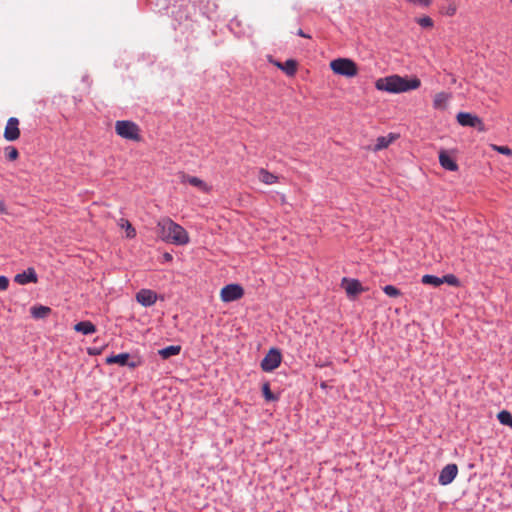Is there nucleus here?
<instances>
[{"label": "nucleus", "mask_w": 512, "mask_h": 512, "mask_svg": "<svg viewBox=\"0 0 512 512\" xmlns=\"http://www.w3.org/2000/svg\"><path fill=\"white\" fill-rule=\"evenodd\" d=\"M157 235L162 241L174 245L183 246L190 241L187 231L181 225L167 217L158 221Z\"/></svg>", "instance_id": "1"}, {"label": "nucleus", "mask_w": 512, "mask_h": 512, "mask_svg": "<svg viewBox=\"0 0 512 512\" xmlns=\"http://www.w3.org/2000/svg\"><path fill=\"white\" fill-rule=\"evenodd\" d=\"M421 81L417 77L407 79L399 75H391L379 78L376 83V89L389 93H402L410 90L418 89Z\"/></svg>", "instance_id": "2"}, {"label": "nucleus", "mask_w": 512, "mask_h": 512, "mask_svg": "<svg viewBox=\"0 0 512 512\" xmlns=\"http://www.w3.org/2000/svg\"><path fill=\"white\" fill-rule=\"evenodd\" d=\"M331 70L338 75L354 77L358 74L356 63L348 58H338L330 62Z\"/></svg>", "instance_id": "3"}, {"label": "nucleus", "mask_w": 512, "mask_h": 512, "mask_svg": "<svg viewBox=\"0 0 512 512\" xmlns=\"http://www.w3.org/2000/svg\"><path fill=\"white\" fill-rule=\"evenodd\" d=\"M115 131L117 135L124 139L140 141V129L138 125L132 121L119 120L115 123Z\"/></svg>", "instance_id": "4"}, {"label": "nucleus", "mask_w": 512, "mask_h": 512, "mask_svg": "<svg viewBox=\"0 0 512 512\" xmlns=\"http://www.w3.org/2000/svg\"><path fill=\"white\" fill-rule=\"evenodd\" d=\"M282 361V355L276 348H271L262 359L260 366L264 372H272L278 368Z\"/></svg>", "instance_id": "5"}, {"label": "nucleus", "mask_w": 512, "mask_h": 512, "mask_svg": "<svg viewBox=\"0 0 512 512\" xmlns=\"http://www.w3.org/2000/svg\"><path fill=\"white\" fill-rule=\"evenodd\" d=\"M457 122L464 127H475L480 132L486 131L481 118L468 112H459L456 116Z\"/></svg>", "instance_id": "6"}, {"label": "nucleus", "mask_w": 512, "mask_h": 512, "mask_svg": "<svg viewBox=\"0 0 512 512\" xmlns=\"http://www.w3.org/2000/svg\"><path fill=\"white\" fill-rule=\"evenodd\" d=\"M244 295L243 288L238 284H229L220 291V298L223 302H232L240 299Z\"/></svg>", "instance_id": "7"}, {"label": "nucleus", "mask_w": 512, "mask_h": 512, "mask_svg": "<svg viewBox=\"0 0 512 512\" xmlns=\"http://www.w3.org/2000/svg\"><path fill=\"white\" fill-rule=\"evenodd\" d=\"M3 136L5 140L12 142L20 137L19 120L16 117H10L7 120Z\"/></svg>", "instance_id": "8"}, {"label": "nucleus", "mask_w": 512, "mask_h": 512, "mask_svg": "<svg viewBox=\"0 0 512 512\" xmlns=\"http://www.w3.org/2000/svg\"><path fill=\"white\" fill-rule=\"evenodd\" d=\"M458 474V467L456 464H448L446 465L440 472L438 481L441 485L445 486L456 478Z\"/></svg>", "instance_id": "9"}, {"label": "nucleus", "mask_w": 512, "mask_h": 512, "mask_svg": "<svg viewBox=\"0 0 512 512\" xmlns=\"http://www.w3.org/2000/svg\"><path fill=\"white\" fill-rule=\"evenodd\" d=\"M136 300L144 307H150L155 304L157 300V294L150 289H141L136 294Z\"/></svg>", "instance_id": "10"}, {"label": "nucleus", "mask_w": 512, "mask_h": 512, "mask_svg": "<svg viewBox=\"0 0 512 512\" xmlns=\"http://www.w3.org/2000/svg\"><path fill=\"white\" fill-rule=\"evenodd\" d=\"M342 287L345 289L347 295L349 297H355L364 291L361 283L356 279H347L344 278L342 280Z\"/></svg>", "instance_id": "11"}, {"label": "nucleus", "mask_w": 512, "mask_h": 512, "mask_svg": "<svg viewBox=\"0 0 512 512\" xmlns=\"http://www.w3.org/2000/svg\"><path fill=\"white\" fill-rule=\"evenodd\" d=\"M181 183H189L190 185L198 188L200 191L208 193L210 191V187L200 178L188 175L186 173L180 174Z\"/></svg>", "instance_id": "12"}, {"label": "nucleus", "mask_w": 512, "mask_h": 512, "mask_svg": "<svg viewBox=\"0 0 512 512\" xmlns=\"http://www.w3.org/2000/svg\"><path fill=\"white\" fill-rule=\"evenodd\" d=\"M38 280L37 274L33 268H28L22 273H18L14 277V281L20 285H26L28 283H36Z\"/></svg>", "instance_id": "13"}, {"label": "nucleus", "mask_w": 512, "mask_h": 512, "mask_svg": "<svg viewBox=\"0 0 512 512\" xmlns=\"http://www.w3.org/2000/svg\"><path fill=\"white\" fill-rule=\"evenodd\" d=\"M130 355L128 353H120L117 355H111L106 358L107 364H118L120 366H129L131 368H134L137 366L136 363L129 362Z\"/></svg>", "instance_id": "14"}, {"label": "nucleus", "mask_w": 512, "mask_h": 512, "mask_svg": "<svg viewBox=\"0 0 512 512\" xmlns=\"http://www.w3.org/2000/svg\"><path fill=\"white\" fill-rule=\"evenodd\" d=\"M439 163L440 165L449 171H457L458 165L456 161L447 153L445 150L439 152Z\"/></svg>", "instance_id": "15"}, {"label": "nucleus", "mask_w": 512, "mask_h": 512, "mask_svg": "<svg viewBox=\"0 0 512 512\" xmlns=\"http://www.w3.org/2000/svg\"><path fill=\"white\" fill-rule=\"evenodd\" d=\"M451 94L446 92H439L435 94L433 99V107L437 110H444L447 107Z\"/></svg>", "instance_id": "16"}, {"label": "nucleus", "mask_w": 512, "mask_h": 512, "mask_svg": "<svg viewBox=\"0 0 512 512\" xmlns=\"http://www.w3.org/2000/svg\"><path fill=\"white\" fill-rule=\"evenodd\" d=\"M74 330L84 335H89L96 332V326L90 321H81L74 325Z\"/></svg>", "instance_id": "17"}, {"label": "nucleus", "mask_w": 512, "mask_h": 512, "mask_svg": "<svg viewBox=\"0 0 512 512\" xmlns=\"http://www.w3.org/2000/svg\"><path fill=\"white\" fill-rule=\"evenodd\" d=\"M397 137V135L392 133L387 136L378 137L376 140L374 151H380L382 149L387 148L395 139H397Z\"/></svg>", "instance_id": "18"}, {"label": "nucleus", "mask_w": 512, "mask_h": 512, "mask_svg": "<svg viewBox=\"0 0 512 512\" xmlns=\"http://www.w3.org/2000/svg\"><path fill=\"white\" fill-rule=\"evenodd\" d=\"M258 179L266 185H271L278 182V176L274 175L273 173L269 172L264 168H261L259 170Z\"/></svg>", "instance_id": "19"}, {"label": "nucleus", "mask_w": 512, "mask_h": 512, "mask_svg": "<svg viewBox=\"0 0 512 512\" xmlns=\"http://www.w3.org/2000/svg\"><path fill=\"white\" fill-rule=\"evenodd\" d=\"M181 347L179 345H171L159 350V355L163 359H168L171 356L178 355L180 353Z\"/></svg>", "instance_id": "20"}, {"label": "nucleus", "mask_w": 512, "mask_h": 512, "mask_svg": "<svg viewBox=\"0 0 512 512\" xmlns=\"http://www.w3.org/2000/svg\"><path fill=\"white\" fill-rule=\"evenodd\" d=\"M118 225L121 228L125 229L127 238L132 239L136 236L135 228L132 226V224L127 219H124V218L119 219Z\"/></svg>", "instance_id": "21"}, {"label": "nucleus", "mask_w": 512, "mask_h": 512, "mask_svg": "<svg viewBox=\"0 0 512 512\" xmlns=\"http://www.w3.org/2000/svg\"><path fill=\"white\" fill-rule=\"evenodd\" d=\"M30 311H31V315L34 318L40 319V318H45L51 312V309L47 306L39 305V306H33Z\"/></svg>", "instance_id": "22"}, {"label": "nucleus", "mask_w": 512, "mask_h": 512, "mask_svg": "<svg viewBox=\"0 0 512 512\" xmlns=\"http://www.w3.org/2000/svg\"><path fill=\"white\" fill-rule=\"evenodd\" d=\"M297 62L293 59H288L283 63V67L281 70L285 72L288 76H294L297 72Z\"/></svg>", "instance_id": "23"}, {"label": "nucleus", "mask_w": 512, "mask_h": 512, "mask_svg": "<svg viewBox=\"0 0 512 512\" xmlns=\"http://www.w3.org/2000/svg\"><path fill=\"white\" fill-rule=\"evenodd\" d=\"M421 282L426 285H432L434 287H438L443 284L441 277H437L434 275L426 274L422 277Z\"/></svg>", "instance_id": "24"}, {"label": "nucleus", "mask_w": 512, "mask_h": 512, "mask_svg": "<svg viewBox=\"0 0 512 512\" xmlns=\"http://www.w3.org/2000/svg\"><path fill=\"white\" fill-rule=\"evenodd\" d=\"M499 422L512 428V414L509 411H500L497 415Z\"/></svg>", "instance_id": "25"}, {"label": "nucleus", "mask_w": 512, "mask_h": 512, "mask_svg": "<svg viewBox=\"0 0 512 512\" xmlns=\"http://www.w3.org/2000/svg\"><path fill=\"white\" fill-rule=\"evenodd\" d=\"M262 393H263V397L265 398L266 401H276L278 400V397L272 393L271 389H270V384L268 382H265L263 385H262Z\"/></svg>", "instance_id": "26"}, {"label": "nucleus", "mask_w": 512, "mask_h": 512, "mask_svg": "<svg viewBox=\"0 0 512 512\" xmlns=\"http://www.w3.org/2000/svg\"><path fill=\"white\" fill-rule=\"evenodd\" d=\"M5 156L9 161H15L19 157V152L14 146H7L4 149Z\"/></svg>", "instance_id": "27"}, {"label": "nucleus", "mask_w": 512, "mask_h": 512, "mask_svg": "<svg viewBox=\"0 0 512 512\" xmlns=\"http://www.w3.org/2000/svg\"><path fill=\"white\" fill-rule=\"evenodd\" d=\"M383 292L389 297H398L401 295V291L393 285L384 286Z\"/></svg>", "instance_id": "28"}, {"label": "nucleus", "mask_w": 512, "mask_h": 512, "mask_svg": "<svg viewBox=\"0 0 512 512\" xmlns=\"http://www.w3.org/2000/svg\"><path fill=\"white\" fill-rule=\"evenodd\" d=\"M441 280L443 281V284L447 283L451 286H459V279L453 274H447L441 277Z\"/></svg>", "instance_id": "29"}, {"label": "nucleus", "mask_w": 512, "mask_h": 512, "mask_svg": "<svg viewBox=\"0 0 512 512\" xmlns=\"http://www.w3.org/2000/svg\"><path fill=\"white\" fill-rule=\"evenodd\" d=\"M417 23L423 28H432L434 24L433 20L428 16L418 18Z\"/></svg>", "instance_id": "30"}, {"label": "nucleus", "mask_w": 512, "mask_h": 512, "mask_svg": "<svg viewBox=\"0 0 512 512\" xmlns=\"http://www.w3.org/2000/svg\"><path fill=\"white\" fill-rule=\"evenodd\" d=\"M493 150L497 151L500 154L511 156L512 155V149H510L508 146H498V145H492Z\"/></svg>", "instance_id": "31"}, {"label": "nucleus", "mask_w": 512, "mask_h": 512, "mask_svg": "<svg viewBox=\"0 0 512 512\" xmlns=\"http://www.w3.org/2000/svg\"><path fill=\"white\" fill-rule=\"evenodd\" d=\"M456 5L454 3H449L445 8H444V13L448 16H453L455 13H456Z\"/></svg>", "instance_id": "32"}, {"label": "nucleus", "mask_w": 512, "mask_h": 512, "mask_svg": "<svg viewBox=\"0 0 512 512\" xmlns=\"http://www.w3.org/2000/svg\"><path fill=\"white\" fill-rule=\"evenodd\" d=\"M408 1L414 5H418L421 7H429L432 3V0H408Z\"/></svg>", "instance_id": "33"}, {"label": "nucleus", "mask_w": 512, "mask_h": 512, "mask_svg": "<svg viewBox=\"0 0 512 512\" xmlns=\"http://www.w3.org/2000/svg\"><path fill=\"white\" fill-rule=\"evenodd\" d=\"M9 287V279L6 276L0 275V291H6Z\"/></svg>", "instance_id": "34"}, {"label": "nucleus", "mask_w": 512, "mask_h": 512, "mask_svg": "<svg viewBox=\"0 0 512 512\" xmlns=\"http://www.w3.org/2000/svg\"><path fill=\"white\" fill-rule=\"evenodd\" d=\"M0 213H2V214L7 213V209H6V205H5L4 201H0Z\"/></svg>", "instance_id": "35"}, {"label": "nucleus", "mask_w": 512, "mask_h": 512, "mask_svg": "<svg viewBox=\"0 0 512 512\" xmlns=\"http://www.w3.org/2000/svg\"><path fill=\"white\" fill-rule=\"evenodd\" d=\"M297 35H299L300 37H304V38H311V36L304 33V31L302 29H298Z\"/></svg>", "instance_id": "36"}, {"label": "nucleus", "mask_w": 512, "mask_h": 512, "mask_svg": "<svg viewBox=\"0 0 512 512\" xmlns=\"http://www.w3.org/2000/svg\"><path fill=\"white\" fill-rule=\"evenodd\" d=\"M163 258L165 261L170 262V261H172L173 256L170 253L166 252L163 254Z\"/></svg>", "instance_id": "37"}, {"label": "nucleus", "mask_w": 512, "mask_h": 512, "mask_svg": "<svg viewBox=\"0 0 512 512\" xmlns=\"http://www.w3.org/2000/svg\"><path fill=\"white\" fill-rule=\"evenodd\" d=\"M279 69H281V67H283V63L281 62H275L274 63Z\"/></svg>", "instance_id": "38"}, {"label": "nucleus", "mask_w": 512, "mask_h": 512, "mask_svg": "<svg viewBox=\"0 0 512 512\" xmlns=\"http://www.w3.org/2000/svg\"><path fill=\"white\" fill-rule=\"evenodd\" d=\"M512 2V0H510Z\"/></svg>", "instance_id": "39"}]
</instances>
